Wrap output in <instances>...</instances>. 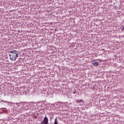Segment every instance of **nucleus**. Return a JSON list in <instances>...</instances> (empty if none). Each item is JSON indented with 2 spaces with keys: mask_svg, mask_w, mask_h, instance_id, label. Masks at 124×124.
Instances as JSON below:
<instances>
[{
  "mask_svg": "<svg viewBox=\"0 0 124 124\" xmlns=\"http://www.w3.org/2000/svg\"><path fill=\"white\" fill-rule=\"evenodd\" d=\"M22 106L24 108L25 111H28L29 113H31L33 111L35 110V106H34V102H32L30 103H27L25 102H20Z\"/></svg>",
  "mask_w": 124,
  "mask_h": 124,
  "instance_id": "nucleus-1",
  "label": "nucleus"
},
{
  "mask_svg": "<svg viewBox=\"0 0 124 124\" xmlns=\"http://www.w3.org/2000/svg\"><path fill=\"white\" fill-rule=\"evenodd\" d=\"M9 57L11 61L15 62L17 60V58L19 57L18 55V51L16 50H13L10 51Z\"/></svg>",
  "mask_w": 124,
  "mask_h": 124,
  "instance_id": "nucleus-2",
  "label": "nucleus"
},
{
  "mask_svg": "<svg viewBox=\"0 0 124 124\" xmlns=\"http://www.w3.org/2000/svg\"><path fill=\"white\" fill-rule=\"evenodd\" d=\"M48 121H49V119H48V118L47 117V116H45L43 121H41V123L40 124H48Z\"/></svg>",
  "mask_w": 124,
  "mask_h": 124,
  "instance_id": "nucleus-3",
  "label": "nucleus"
},
{
  "mask_svg": "<svg viewBox=\"0 0 124 124\" xmlns=\"http://www.w3.org/2000/svg\"><path fill=\"white\" fill-rule=\"evenodd\" d=\"M12 105H14V107L18 108L19 106H21V103H11Z\"/></svg>",
  "mask_w": 124,
  "mask_h": 124,
  "instance_id": "nucleus-4",
  "label": "nucleus"
},
{
  "mask_svg": "<svg viewBox=\"0 0 124 124\" xmlns=\"http://www.w3.org/2000/svg\"><path fill=\"white\" fill-rule=\"evenodd\" d=\"M24 110H25V108L24 106H22V107H20L18 110V113H23L24 112Z\"/></svg>",
  "mask_w": 124,
  "mask_h": 124,
  "instance_id": "nucleus-5",
  "label": "nucleus"
},
{
  "mask_svg": "<svg viewBox=\"0 0 124 124\" xmlns=\"http://www.w3.org/2000/svg\"><path fill=\"white\" fill-rule=\"evenodd\" d=\"M92 64L94 66H98V65H99V63H98V62H95L94 61H93Z\"/></svg>",
  "mask_w": 124,
  "mask_h": 124,
  "instance_id": "nucleus-6",
  "label": "nucleus"
},
{
  "mask_svg": "<svg viewBox=\"0 0 124 124\" xmlns=\"http://www.w3.org/2000/svg\"><path fill=\"white\" fill-rule=\"evenodd\" d=\"M76 102L77 103H81L82 102V103H85V101L83 100V99H77L76 100Z\"/></svg>",
  "mask_w": 124,
  "mask_h": 124,
  "instance_id": "nucleus-7",
  "label": "nucleus"
},
{
  "mask_svg": "<svg viewBox=\"0 0 124 124\" xmlns=\"http://www.w3.org/2000/svg\"><path fill=\"white\" fill-rule=\"evenodd\" d=\"M54 124H58V119L57 118L55 119Z\"/></svg>",
  "mask_w": 124,
  "mask_h": 124,
  "instance_id": "nucleus-8",
  "label": "nucleus"
},
{
  "mask_svg": "<svg viewBox=\"0 0 124 124\" xmlns=\"http://www.w3.org/2000/svg\"><path fill=\"white\" fill-rule=\"evenodd\" d=\"M1 102H3L4 103H8V101H5V100H1Z\"/></svg>",
  "mask_w": 124,
  "mask_h": 124,
  "instance_id": "nucleus-9",
  "label": "nucleus"
},
{
  "mask_svg": "<svg viewBox=\"0 0 124 124\" xmlns=\"http://www.w3.org/2000/svg\"><path fill=\"white\" fill-rule=\"evenodd\" d=\"M73 93H74V94H75V93H76V91L73 92Z\"/></svg>",
  "mask_w": 124,
  "mask_h": 124,
  "instance_id": "nucleus-10",
  "label": "nucleus"
}]
</instances>
